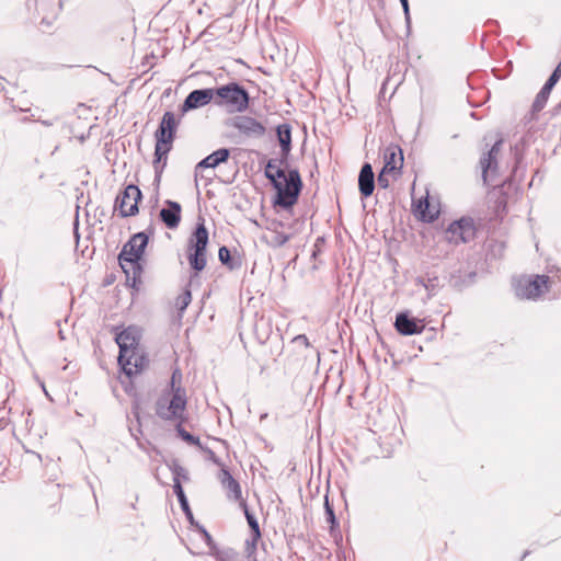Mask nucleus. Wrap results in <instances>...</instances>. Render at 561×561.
<instances>
[{"instance_id":"nucleus-1","label":"nucleus","mask_w":561,"mask_h":561,"mask_svg":"<svg viewBox=\"0 0 561 561\" xmlns=\"http://www.w3.org/2000/svg\"><path fill=\"white\" fill-rule=\"evenodd\" d=\"M276 137L280 147V157L267 161L264 168V175L276 191L273 206L288 210L297 204L304 183L298 169L288 168V158L291 151L290 124L284 123L278 125L276 127Z\"/></svg>"},{"instance_id":"nucleus-2","label":"nucleus","mask_w":561,"mask_h":561,"mask_svg":"<svg viewBox=\"0 0 561 561\" xmlns=\"http://www.w3.org/2000/svg\"><path fill=\"white\" fill-rule=\"evenodd\" d=\"M179 121L175 118L174 113L165 112L161 122L154 133V183L159 185L164 168L168 162V154L172 150V144L176 136Z\"/></svg>"},{"instance_id":"nucleus-3","label":"nucleus","mask_w":561,"mask_h":561,"mask_svg":"<svg viewBox=\"0 0 561 561\" xmlns=\"http://www.w3.org/2000/svg\"><path fill=\"white\" fill-rule=\"evenodd\" d=\"M215 91V105L225 107L229 113H243L248 110L250 94L240 83L232 81L218 88Z\"/></svg>"},{"instance_id":"nucleus-4","label":"nucleus","mask_w":561,"mask_h":561,"mask_svg":"<svg viewBox=\"0 0 561 561\" xmlns=\"http://www.w3.org/2000/svg\"><path fill=\"white\" fill-rule=\"evenodd\" d=\"M208 242V230L205 227L204 219H201L187 241V261L195 275L206 267Z\"/></svg>"},{"instance_id":"nucleus-5","label":"nucleus","mask_w":561,"mask_h":561,"mask_svg":"<svg viewBox=\"0 0 561 561\" xmlns=\"http://www.w3.org/2000/svg\"><path fill=\"white\" fill-rule=\"evenodd\" d=\"M549 282L547 275L522 276L515 283V294L520 299L536 300L549 290Z\"/></svg>"},{"instance_id":"nucleus-6","label":"nucleus","mask_w":561,"mask_h":561,"mask_svg":"<svg viewBox=\"0 0 561 561\" xmlns=\"http://www.w3.org/2000/svg\"><path fill=\"white\" fill-rule=\"evenodd\" d=\"M142 197L141 191L135 184H128L116 197L114 211H118L122 218L131 217L138 214V203Z\"/></svg>"},{"instance_id":"nucleus-7","label":"nucleus","mask_w":561,"mask_h":561,"mask_svg":"<svg viewBox=\"0 0 561 561\" xmlns=\"http://www.w3.org/2000/svg\"><path fill=\"white\" fill-rule=\"evenodd\" d=\"M477 228L474 220L470 217H462L451 222L446 230V238L449 242L459 244L468 243L476 238Z\"/></svg>"},{"instance_id":"nucleus-8","label":"nucleus","mask_w":561,"mask_h":561,"mask_svg":"<svg viewBox=\"0 0 561 561\" xmlns=\"http://www.w3.org/2000/svg\"><path fill=\"white\" fill-rule=\"evenodd\" d=\"M240 507L242 508V511L244 513V516L247 518V522H248V525H249L250 531H251L250 537L245 540L244 553L249 560L255 561L256 545L262 536L260 525H259V522H257L256 517L254 516V514L250 512L249 506L245 501L241 502Z\"/></svg>"},{"instance_id":"nucleus-9","label":"nucleus","mask_w":561,"mask_h":561,"mask_svg":"<svg viewBox=\"0 0 561 561\" xmlns=\"http://www.w3.org/2000/svg\"><path fill=\"white\" fill-rule=\"evenodd\" d=\"M140 335L135 327H128L116 334L115 341L119 347L118 362H127V355L136 352L139 347Z\"/></svg>"},{"instance_id":"nucleus-10","label":"nucleus","mask_w":561,"mask_h":561,"mask_svg":"<svg viewBox=\"0 0 561 561\" xmlns=\"http://www.w3.org/2000/svg\"><path fill=\"white\" fill-rule=\"evenodd\" d=\"M231 126L240 134L251 138H262L266 134V127L251 116H234L231 119Z\"/></svg>"},{"instance_id":"nucleus-11","label":"nucleus","mask_w":561,"mask_h":561,"mask_svg":"<svg viewBox=\"0 0 561 561\" xmlns=\"http://www.w3.org/2000/svg\"><path fill=\"white\" fill-rule=\"evenodd\" d=\"M503 144L502 139L495 141L488 152H484L480 158L479 164L482 170V179L484 184H489V180L494 181V175L497 170V154Z\"/></svg>"},{"instance_id":"nucleus-12","label":"nucleus","mask_w":561,"mask_h":561,"mask_svg":"<svg viewBox=\"0 0 561 561\" xmlns=\"http://www.w3.org/2000/svg\"><path fill=\"white\" fill-rule=\"evenodd\" d=\"M211 101L215 103L214 88L193 90L188 93V95L182 103L181 112L182 114L187 113L192 110L205 106L209 104Z\"/></svg>"},{"instance_id":"nucleus-13","label":"nucleus","mask_w":561,"mask_h":561,"mask_svg":"<svg viewBox=\"0 0 561 561\" xmlns=\"http://www.w3.org/2000/svg\"><path fill=\"white\" fill-rule=\"evenodd\" d=\"M394 328L401 335H414L423 332V320L410 317L408 311L399 312L396 317Z\"/></svg>"},{"instance_id":"nucleus-14","label":"nucleus","mask_w":561,"mask_h":561,"mask_svg":"<svg viewBox=\"0 0 561 561\" xmlns=\"http://www.w3.org/2000/svg\"><path fill=\"white\" fill-rule=\"evenodd\" d=\"M126 360L127 362H118V365L128 378L140 374L149 365L148 357L145 354H140L139 348L127 355Z\"/></svg>"},{"instance_id":"nucleus-15","label":"nucleus","mask_w":561,"mask_h":561,"mask_svg":"<svg viewBox=\"0 0 561 561\" xmlns=\"http://www.w3.org/2000/svg\"><path fill=\"white\" fill-rule=\"evenodd\" d=\"M218 479L227 493V497L231 501L239 502V505L241 506V502L244 501L242 497L241 485L226 467L220 469Z\"/></svg>"},{"instance_id":"nucleus-16","label":"nucleus","mask_w":561,"mask_h":561,"mask_svg":"<svg viewBox=\"0 0 561 561\" xmlns=\"http://www.w3.org/2000/svg\"><path fill=\"white\" fill-rule=\"evenodd\" d=\"M182 207L180 203L167 199L164 207L160 210V220L169 228L175 229L181 222Z\"/></svg>"},{"instance_id":"nucleus-17","label":"nucleus","mask_w":561,"mask_h":561,"mask_svg":"<svg viewBox=\"0 0 561 561\" xmlns=\"http://www.w3.org/2000/svg\"><path fill=\"white\" fill-rule=\"evenodd\" d=\"M358 190L362 198L371 196L375 190V174L370 163L365 162L358 174Z\"/></svg>"},{"instance_id":"nucleus-18","label":"nucleus","mask_w":561,"mask_h":561,"mask_svg":"<svg viewBox=\"0 0 561 561\" xmlns=\"http://www.w3.org/2000/svg\"><path fill=\"white\" fill-rule=\"evenodd\" d=\"M385 171H396L402 168L403 164V153L400 147L398 146H388L383 152Z\"/></svg>"},{"instance_id":"nucleus-19","label":"nucleus","mask_w":561,"mask_h":561,"mask_svg":"<svg viewBox=\"0 0 561 561\" xmlns=\"http://www.w3.org/2000/svg\"><path fill=\"white\" fill-rule=\"evenodd\" d=\"M119 265L126 275L127 284L135 289H139V285L141 284V274L144 271L140 261L123 263Z\"/></svg>"},{"instance_id":"nucleus-20","label":"nucleus","mask_w":561,"mask_h":561,"mask_svg":"<svg viewBox=\"0 0 561 561\" xmlns=\"http://www.w3.org/2000/svg\"><path fill=\"white\" fill-rule=\"evenodd\" d=\"M230 157V150L228 148H220L206 158H204L202 161H199L196 165V171L199 169H207V168H216L220 163L227 162V160Z\"/></svg>"},{"instance_id":"nucleus-21","label":"nucleus","mask_w":561,"mask_h":561,"mask_svg":"<svg viewBox=\"0 0 561 561\" xmlns=\"http://www.w3.org/2000/svg\"><path fill=\"white\" fill-rule=\"evenodd\" d=\"M156 414L164 421H184L183 413H181L176 409H172V404H170L168 399L164 398L158 399L156 403Z\"/></svg>"},{"instance_id":"nucleus-22","label":"nucleus","mask_w":561,"mask_h":561,"mask_svg":"<svg viewBox=\"0 0 561 561\" xmlns=\"http://www.w3.org/2000/svg\"><path fill=\"white\" fill-rule=\"evenodd\" d=\"M173 491L178 497V501L180 503V506H181L183 513L185 514V517L187 518V520L190 522L191 525H194L196 520L194 519L187 497L184 493V490H183L180 481H178V480L175 481V484H173Z\"/></svg>"},{"instance_id":"nucleus-23","label":"nucleus","mask_w":561,"mask_h":561,"mask_svg":"<svg viewBox=\"0 0 561 561\" xmlns=\"http://www.w3.org/2000/svg\"><path fill=\"white\" fill-rule=\"evenodd\" d=\"M254 334L260 344H265L272 334L271 321L263 317L254 323Z\"/></svg>"},{"instance_id":"nucleus-24","label":"nucleus","mask_w":561,"mask_h":561,"mask_svg":"<svg viewBox=\"0 0 561 561\" xmlns=\"http://www.w3.org/2000/svg\"><path fill=\"white\" fill-rule=\"evenodd\" d=\"M176 373H178V370H175L173 373L172 380H171L173 396H172L171 400H168V401L170 404H172V409H176L178 411L183 413L185 410V407H186V398H185V392L181 387H178L176 389H174V380H175Z\"/></svg>"},{"instance_id":"nucleus-25","label":"nucleus","mask_w":561,"mask_h":561,"mask_svg":"<svg viewBox=\"0 0 561 561\" xmlns=\"http://www.w3.org/2000/svg\"><path fill=\"white\" fill-rule=\"evenodd\" d=\"M218 259L220 263L230 271L239 270L241 267V260L239 257H234L226 245L219 248Z\"/></svg>"},{"instance_id":"nucleus-26","label":"nucleus","mask_w":561,"mask_h":561,"mask_svg":"<svg viewBox=\"0 0 561 561\" xmlns=\"http://www.w3.org/2000/svg\"><path fill=\"white\" fill-rule=\"evenodd\" d=\"M415 282L427 290L428 297L436 295L439 289L438 277L428 273L425 276H419Z\"/></svg>"},{"instance_id":"nucleus-27","label":"nucleus","mask_w":561,"mask_h":561,"mask_svg":"<svg viewBox=\"0 0 561 561\" xmlns=\"http://www.w3.org/2000/svg\"><path fill=\"white\" fill-rule=\"evenodd\" d=\"M552 89L553 88L550 87L549 84H547V83L543 84L541 90L536 95L535 101L531 105L533 115L539 113L546 106Z\"/></svg>"},{"instance_id":"nucleus-28","label":"nucleus","mask_w":561,"mask_h":561,"mask_svg":"<svg viewBox=\"0 0 561 561\" xmlns=\"http://www.w3.org/2000/svg\"><path fill=\"white\" fill-rule=\"evenodd\" d=\"M148 240L149 236L146 232H137L133 234L127 242H131L133 244L131 252L142 256L148 244Z\"/></svg>"},{"instance_id":"nucleus-29","label":"nucleus","mask_w":561,"mask_h":561,"mask_svg":"<svg viewBox=\"0 0 561 561\" xmlns=\"http://www.w3.org/2000/svg\"><path fill=\"white\" fill-rule=\"evenodd\" d=\"M324 516L327 523L330 524L331 535H335V531L340 528V524L336 519L333 505L330 503L328 495L324 496Z\"/></svg>"},{"instance_id":"nucleus-30","label":"nucleus","mask_w":561,"mask_h":561,"mask_svg":"<svg viewBox=\"0 0 561 561\" xmlns=\"http://www.w3.org/2000/svg\"><path fill=\"white\" fill-rule=\"evenodd\" d=\"M131 249H133L131 242H126L123 245L122 251L118 254V263L119 264L131 263V262L141 260L142 256L137 255L136 253L131 252Z\"/></svg>"},{"instance_id":"nucleus-31","label":"nucleus","mask_w":561,"mask_h":561,"mask_svg":"<svg viewBox=\"0 0 561 561\" xmlns=\"http://www.w3.org/2000/svg\"><path fill=\"white\" fill-rule=\"evenodd\" d=\"M169 469L173 473V484H175V481H180L181 479L184 481H188V472L187 470L180 465V462L176 459H173L170 463H168Z\"/></svg>"},{"instance_id":"nucleus-32","label":"nucleus","mask_w":561,"mask_h":561,"mask_svg":"<svg viewBox=\"0 0 561 561\" xmlns=\"http://www.w3.org/2000/svg\"><path fill=\"white\" fill-rule=\"evenodd\" d=\"M211 554L217 561H241L240 556L233 549H216Z\"/></svg>"},{"instance_id":"nucleus-33","label":"nucleus","mask_w":561,"mask_h":561,"mask_svg":"<svg viewBox=\"0 0 561 561\" xmlns=\"http://www.w3.org/2000/svg\"><path fill=\"white\" fill-rule=\"evenodd\" d=\"M417 207L420 209L421 219L423 221L433 222L437 219L438 211H435V213L430 211V203L427 199L420 201V204Z\"/></svg>"},{"instance_id":"nucleus-34","label":"nucleus","mask_w":561,"mask_h":561,"mask_svg":"<svg viewBox=\"0 0 561 561\" xmlns=\"http://www.w3.org/2000/svg\"><path fill=\"white\" fill-rule=\"evenodd\" d=\"M417 207L420 209L421 219L423 221L433 222L437 219L438 211H435V213L430 211V203L427 199L420 201V204Z\"/></svg>"},{"instance_id":"nucleus-35","label":"nucleus","mask_w":561,"mask_h":561,"mask_svg":"<svg viewBox=\"0 0 561 561\" xmlns=\"http://www.w3.org/2000/svg\"><path fill=\"white\" fill-rule=\"evenodd\" d=\"M178 435L187 444L198 446L199 448H203V445L201 444V439L197 436L192 435L187 431H185L182 426V422H180L176 427Z\"/></svg>"},{"instance_id":"nucleus-36","label":"nucleus","mask_w":561,"mask_h":561,"mask_svg":"<svg viewBox=\"0 0 561 561\" xmlns=\"http://www.w3.org/2000/svg\"><path fill=\"white\" fill-rule=\"evenodd\" d=\"M192 301V294L190 289H185L181 295L178 296L175 307L180 313H183L187 306Z\"/></svg>"},{"instance_id":"nucleus-37","label":"nucleus","mask_w":561,"mask_h":561,"mask_svg":"<svg viewBox=\"0 0 561 561\" xmlns=\"http://www.w3.org/2000/svg\"><path fill=\"white\" fill-rule=\"evenodd\" d=\"M196 527V529L202 534L203 539L205 540V543L208 546L211 552H214L217 548V545L215 540L213 539L211 535L206 530V528L203 525H199L197 522L193 525Z\"/></svg>"},{"instance_id":"nucleus-38","label":"nucleus","mask_w":561,"mask_h":561,"mask_svg":"<svg viewBox=\"0 0 561 561\" xmlns=\"http://www.w3.org/2000/svg\"><path fill=\"white\" fill-rule=\"evenodd\" d=\"M392 171H385V169H382L380 171V173L378 174V178H377V183H378V186L380 188H388L389 187V179H388V174L391 173Z\"/></svg>"},{"instance_id":"nucleus-39","label":"nucleus","mask_w":561,"mask_h":561,"mask_svg":"<svg viewBox=\"0 0 561 561\" xmlns=\"http://www.w3.org/2000/svg\"><path fill=\"white\" fill-rule=\"evenodd\" d=\"M201 449L207 454V458L215 465L220 466L221 468L225 467L221 460L216 456V454L210 448L203 446V448Z\"/></svg>"},{"instance_id":"nucleus-40","label":"nucleus","mask_w":561,"mask_h":561,"mask_svg":"<svg viewBox=\"0 0 561 561\" xmlns=\"http://www.w3.org/2000/svg\"><path fill=\"white\" fill-rule=\"evenodd\" d=\"M290 239V236L289 234H285L283 232H277L275 236H274V243L278 247H283L285 243H287Z\"/></svg>"},{"instance_id":"nucleus-41","label":"nucleus","mask_w":561,"mask_h":561,"mask_svg":"<svg viewBox=\"0 0 561 561\" xmlns=\"http://www.w3.org/2000/svg\"><path fill=\"white\" fill-rule=\"evenodd\" d=\"M323 243H324V238L323 237H318L316 239V242L313 244V251H312V254H311V256L313 259H316L317 255L321 252V247L323 245Z\"/></svg>"},{"instance_id":"nucleus-42","label":"nucleus","mask_w":561,"mask_h":561,"mask_svg":"<svg viewBox=\"0 0 561 561\" xmlns=\"http://www.w3.org/2000/svg\"><path fill=\"white\" fill-rule=\"evenodd\" d=\"M400 3L402 5L403 12H404L405 22L409 26L410 22H411L409 0H400Z\"/></svg>"},{"instance_id":"nucleus-43","label":"nucleus","mask_w":561,"mask_h":561,"mask_svg":"<svg viewBox=\"0 0 561 561\" xmlns=\"http://www.w3.org/2000/svg\"><path fill=\"white\" fill-rule=\"evenodd\" d=\"M294 342L300 343L305 345L306 347L310 346L309 339L305 334H299L294 339Z\"/></svg>"},{"instance_id":"nucleus-44","label":"nucleus","mask_w":561,"mask_h":561,"mask_svg":"<svg viewBox=\"0 0 561 561\" xmlns=\"http://www.w3.org/2000/svg\"><path fill=\"white\" fill-rule=\"evenodd\" d=\"M378 4L380 8H383L385 7V0H378Z\"/></svg>"},{"instance_id":"nucleus-45","label":"nucleus","mask_w":561,"mask_h":561,"mask_svg":"<svg viewBox=\"0 0 561 561\" xmlns=\"http://www.w3.org/2000/svg\"><path fill=\"white\" fill-rule=\"evenodd\" d=\"M476 276V273H470L469 277L473 278Z\"/></svg>"},{"instance_id":"nucleus-46","label":"nucleus","mask_w":561,"mask_h":561,"mask_svg":"<svg viewBox=\"0 0 561 561\" xmlns=\"http://www.w3.org/2000/svg\"><path fill=\"white\" fill-rule=\"evenodd\" d=\"M558 106L561 107V103Z\"/></svg>"}]
</instances>
